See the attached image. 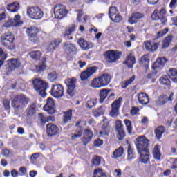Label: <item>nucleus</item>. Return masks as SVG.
<instances>
[{
    "label": "nucleus",
    "mask_w": 177,
    "mask_h": 177,
    "mask_svg": "<svg viewBox=\"0 0 177 177\" xmlns=\"http://www.w3.org/2000/svg\"><path fill=\"white\" fill-rule=\"evenodd\" d=\"M39 120L41 125H44L48 122L47 117H45L42 113H39Z\"/></svg>",
    "instance_id": "864d4df0"
},
{
    "label": "nucleus",
    "mask_w": 177,
    "mask_h": 177,
    "mask_svg": "<svg viewBox=\"0 0 177 177\" xmlns=\"http://www.w3.org/2000/svg\"><path fill=\"white\" fill-rule=\"evenodd\" d=\"M92 138H93V132L89 129H84V137L82 138L83 145L86 146L92 140Z\"/></svg>",
    "instance_id": "aec40b11"
},
{
    "label": "nucleus",
    "mask_w": 177,
    "mask_h": 177,
    "mask_svg": "<svg viewBox=\"0 0 177 177\" xmlns=\"http://www.w3.org/2000/svg\"><path fill=\"white\" fill-rule=\"evenodd\" d=\"M48 80L50 82H55L57 80V73L55 71L49 72L48 73Z\"/></svg>",
    "instance_id": "37998d69"
},
{
    "label": "nucleus",
    "mask_w": 177,
    "mask_h": 177,
    "mask_svg": "<svg viewBox=\"0 0 177 177\" xmlns=\"http://www.w3.org/2000/svg\"><path fill=\"white\" fill-rule=\"evenodd\" d=\"M97 66H90L86 68V71H83L80 75V79L82 81H86L91 77L93 75L96 71H97Z\"/></svg>",
    "instance_id": "f8f14e48"
},
{
    "label": "nucleus",
    "mask_w": 177,
    "mask_h": 177,
    "mask_svg": "<svg viewBox=\"0 0 177 177\" xmlns=\"http://www.w3.org/2000/svg\"><path fill=\"white\" fill-rule=\"evenodd\" d=\"M168 75H163L161 76V77L159 79V82L162 85H165V86H171V81L169 80V78H168Z\"/></svg>",
    "instance_id": "f704fd0d"
},
{
    "label": "nucleus",
    "mask_w": 177,
    "mask_h": 177,
    "mask_svg": "<svg viewBox=\"0 0 177 177\" xmlns=\"http://www.w3.org/2000/svg\"><path fill=\"white\" fill-rule=\"evenodd\" d=\"M165 133V127L164 126L158 127L155 130V134L157 139L160 140L162 137V134Z\"/></svg>",
    "instance_id": "4c0bfd02"
},
{
    "label": "nucleus",
    "mask_w": 177,
    "mask_h": 177,
    "mask_svg": "<svg viewBox=\"0 0 177 177\" xmlns=\"http://www.w3.org/2000/svg\"><path fill=\"white\" fill-rule=\"evenodd\" d=\"M94 146L95 147H100V146H103V140L100 139H97L94 141Z\"/></svg>",
    "instance_id": "bf43d9fd"
},
{
    "label": "nucleus",
    "mask_w": 177,
    "mask_h": 177,
    "mask_svg": "<svg viewBox=\"0 0 177 177\" xmlns=\"http://www.w3.org/2000/svg\"><path fill=\"white\" fill-rule=\"evenodd\" d=\"M3 104L5 110H10V102L9 101V100H3Z\"/></svg>",
    "instance_id": "6e6d98bb"
},
{
    "label": "nucleus",
    "mask_w": 177,
    "mask_h": 177,
    "mask_svg": "<svg viewBox=\"0 0 177 177\" xmlns=\"http://www.w3.org/2000/svg\"><path fill=\"white\" fill-rule=\"evenodd\" d=\"M26 33L29 37V39L32 44H39V38L38 37V28L37 27H31L28 28L26 30Z\"/></svg>",
    "instance_id": "9d476101"
},
{
    "label": "nucleus",
    "mask_w": 177,
    "mask_h": 177,
    "mask_svg": "<svg viewBox=\"0 0 177 177\" xmlns=\"http://www.w3.org/2000/svg\"><path fill=\"white\" fill-rule=\"evenodd\" d=\"M115 129L118 132V138L119 140H123L124 138H125V131H124V129H122V122L121 120L116 121Z\"/></svg>",
    "instance_id": "a211bd4d"
},
{
    "label": "nucleus",
    "mask_w": 177,
    "mask_h": 177,
    "mask_svg": "<svg viewBox=\"0 0 177 177\" xmlns=\"http://www.w3.org/2000/svg\"><path fill=\"white\" fill-rule=\"evenodd\" d=\"M37 104L32 103L31 105L27 109V117H32L37 111Z\"/></svg>",
    "instance_id": "72a5a7b5"
},
{
    "label": "nucleus",
    "mask_w": 177,
    "mask_h": 177,
    "mask_svg": "<svg viewBox=\"0 0 177 177\" xmlns=\"http://www.w3.org/2000/svg\"><path fill=\"white\" fill-rule=\"evenodd\" d=\"M55 49H56V46H55V44H53V42H51L48 48H47V50L48 52H52L53 50H55Z\"/></svg>",
    "instance_id": "e2e57ef3"
},
{
    "label": "nucleus",
    "mask_w": 177,
    "mask_h": 177,
    "mask_svg": "<svg viewBox=\"0 0 177 177\" xmlns=\"http://www.w3.org/2000/svg\"><path fill=\"white\" fill-rule=\"evenodd\" d=\"M127 158L128 160H132L133 158V149H132V147H131V145L128 146V149H127Z\"/></svg>",
    "instance_id": "5fc2aeb1"
},
{
    "label": "nucleus",
    "mask_w": 177,
    "mask_h": 177,
    "mask_svg": "<svg viewBox=\"0 0 177 177\" xmlns=\"http://www.w3.org/2000/svg\"><path fill=\"white\" fill-rule=\"evenodd\" d=\"M74 31H75V24H72L71 26H70L68 30H66V32L64 34V37H68V38H69V39H73V37H68V35H70V34H73V32H74Z\"/></svg>",
    "instance_id": "c03bdc74"
},
{
    "label": "nucleus",
    "mask_w": 177,
    "mask_h": 177,
    "mask_svg": "<svg viewBox=\"0 0 177 177\" xmlns=\"http://www.w3.org/2000/svg\"><path fill=\"white\" fill-rule=\"evenodd\" d=\"M138 111H139V108L133 106L131 110V115H136V114H138Z\"/></svg>",
    "instance_id": "0e129e2a"
},
{
    "label": "nucleus",
    "mask_w": 177,
    "mask_h": 177,
    "mask_svg": "<svg viewBox=\"0 0 177 177\" xmlns=\"http://www.w3.org/2000/svg\"><path fill=\"white\" fill-rule=\"evenodd\" d=\"M167 77L173 81V82H177V69L175 68H171L166 71Z\"/></svg>",
    "instance_id": "393cba45"
},
{
    "label": "nucleus",
    "mask_w": 177,
    "mask_h": 177,
    "mask_svg": "<svg viewBox=\"0 0 177 177\" xmlns=\"http://www.w3.org/2000/svg\"><path fill=\"white\" fill-rule=\"evenodd\" d=\"M100 156H94L93 158L91 160V164L93 167H97L98 165H100Z\"/></svg>",
    "instance_id": "de8ad7c7"
},
{
    "label": "nucleus",
    "mask_w": 177,
    "mask_h": 177,
    "mask_svg": "<svg viewBox=\"0 0 177 177\" xmlns=\"http://www.w3.org/2000/svg\"><path fill=\"white\" fill-rule=\"evenodd\" d=\"M100 80L101 81V84L102 86H107L110 84L111 77L110 75L107 73H104L101 75L100 77Z\"/></svg>",
    "instance_id": "a878e982"
},
{
    "label": "nucleus",
    "mask_w": 177,
    "mask_h": 177,
    "mask_svg": "<svg viewBox=\"0 0 177 177\" xmlns=\"http://www.w3.org/2000/svg\"><path fill=\"white\" fill-rule=\"evenodd\" d=\"M71 118H73V111L69 110L65 112L63 120L64 124H67V122H68Z\"/></svg>",
    "instance_id": "79ce46f5"
},
{
    "label": "nucleus",
    "mask_w": 177,
    "mask_h": 177,
    "mask_svg": "<svg viewBox=\"0 0 177 177\" xmlns=\"http://www.w3.org/2000/svg\"><path fill=\"white\" fill-rule=\"evenodd\" d=\"M63 49L68 55H77V47L75 44L70 42L64 43Z\"/></svg>",
    "instance_id": "2eb2a0df"
},
{
    "label": "nucleus",
    "mask_w": 177,
    "mask_h": 177,
    "mask_svg": "<svg viewBox=\"0 0 177 177\" xmlns=\"http://www.w3.org/2000/svg\"><path fill=\"white\" fill-rule=\"evenodd\" d=\"M124 122L126 125L128 133H132V122L128 119H125Z\"/></svg>",
    "instance_id": "3c124183"
},
{
    "label": "nucleus",
    "mask_w": 177,
    "mask_h": 177,
    "mask_svg": "<svg viewBox=\"0 0 177 177\" xmlns=\"http://www.w3.org/2000/svg\"><path fill=\"white\" fill-rule=\"evenodd\" d=\"M93 177H107L102 169H95L93 172Z\"/></svg>",
    "instance_id": "49530a36"
},
{
    "label": "nucleus",
    "mask_w": 177,
    "mask_h": 177,
    "mask_svg": "<svg viewBox=\"0 0 177 177\" xmlns=\"http://www.w3.org/2000/svg\"><path fill=\"white\" fill-rule=\"evenodd\" d=\"M27 15H29L30 19L34 20H39L44 17V12L38 7H30L27 9Z\"/></svg>",
    "instance_id": "39448f33"
},
{
    "label": "nucleus",
    "mask_w": 177,
    "mask_h": 177,
    "mask_svg": "<svg viewBox=\"0 0 177 177\" xmlns=\"http://www.w3.org/2000/svg\"><path fill=\"white\" fill-rule=\"evenodd\" d=\"M29 56L33 60H39V59H41V57L42 56V53L39 50L32 51L29 53Z\"/></svg>",
    "instance_id": "58836bf2"
},
{
    "label": "nucleus",
    "mask_w": 177,
    "mask_h": 177,
    "mask_svg": "<svg viewBox=\"0 0 177 177\" xmlns=\"http://www.w3.org/2000/svg\"><path fill=\"white\" fill-rule=\"evenodd\" d=\"M20 62L17 61L16 59H11L10 62L8 63V71L10 72L15 68H19L20 66Z\"/></svg>",
    "instance_id": "c756f323"
},
{
    "label": "nucleus",
    "mask_w": 177,
    "mask_h": 177,
    "mask_svg": "<svg viewBox=\"0 0 177 177\" xmlns=\"http://www.w3.org/2000/svg\"><path fill=\"white\" fill-rule=\"evenodd\" d=\"M68 84H67V94L70 97H73L74 96V89H75V80L69 79L68 81Z\"/></svg>",
    "instance_id": "412c9836"
},
{
    "label": "nucleus",
    "mask_w": 177,
    "mask_h": 177,
    "mask_svg": "<svg viewBox=\"0 0 177 177\" xmlns=\"http://www.w3.org/2000/svg\"><path fill=\"white\" fill-rule=\"evenodd\" d=\"M32 85L35 91H36L41 97L46 96V89L49 88L48 83L39 78H35L32 81Z\"/></svg>",
    "instance_id": "7ed1b4c3"
},
{
    "label": "nucleus",
    "mask_w": 177,
    "mask_h": 177,
    "mask_svg": "<svg viewBox=\"0 0 177 177\" xmlns=\"http://www.w3.org/2000/svg\"><path fill=\"white\" fill-rule=\"evenodd\" d=\"M55 101H53V99L50 97L48 98L46 104L44 106V109L48 114H55L56 113V111L55 110Z\"/></svg>",
    "instance_id": "4468645a"
},
{
    "label": "nucleus",
    "mask_w": 177,
    "mask_h": 177,
    "mask_svg": "<svg viewBox=\"0 0 177 177\" xmlns=\"http://www.w3.org/2000/svg\"><path fill=\"white\" fill-rule=\"evenodd\" d=\"M1 154L2 156L8 158V157H9V154H10V151L8 149H4L1 151Z\"/></svg>",
    "instance_id": "680f3d73"
},
{
    "label": "nucleus",
    "mask_w": 177,
    "mask_h": 177,
    "mask_svg": "<svg viewBox=\"0 0 177 177\" xmlns=\"http://www.w3.org/2000/svg\"><path fill=\"white\" fill-rule=\"evenodd\" d=\"M152 20H160L162 24L167 23V11L162 8L159 12L154 11L151 15Z\"/></svg>",
    "instance_id": "6e6552de"
},
{
    "label": "nucleus",
    "mask_w": 177,
    "mask_h": 177,
    "mask_svg": "<svg viewBox=\"0 0 177 177\" xmlns=\"http://www.w3.org/2000/svg\"><path fill=\"white\" fill-rule=\"evenodd\" d=\"M136 63V60L135 59V56L132 54H130L127 57V60L123 62L124 64H127L128 68H133V64Z\"/></svg>",
    "instance_id": "cd10ccee"
},
{
    "label": "nucleus",
    "mask_w": 177,
    "mask_h": 177,
    "mask_svg": "<svg viewBox=\"0 0 177 177\" xmlns=\"http://www.w3.org/2000/svg\"><path fill=\"white\" fill-rule=\"evenodd\" d=\"M11 176H12V177L19 176V172H17L16 169H12L11 171Z\"/></svg>",
    "instance_id": "774afa93"
},
{
    "label": "nucleus",
    "mask_w": 177,
    "mask_h": 177,
    "mask_svg": "<svg viewBox=\"0 0 177 177\" xmlns=\"http://www.w3.org/2000/svg\"><path fill=\"white\" fill-rule=\"evenodd\" d=\"M118 13V10H117V7L111 6L109 8V17L113 23H120V21H122V16Z\"/></svg>",
    "instance_id": "9b49d317"
},
{
    "label": "nucleus",
    "mask_w": 177,
    "mask_h": 177,
    "mask_svg": "<svg viewBox=\"0 0 177 177\" xmlns=\"http://www.w3.org/2000/svg\"><path fill=\"white\" fill-rule=\"evenodd\" d=\"M153 156L155 160L160 161L161 160V152H160L159 145H156L153 150Z\"/></svg>",
    "instance_id": "e433bc0d"
},
{
    "label": "nucleus",
    "mask_w": 177,
    "mask_h": 177,
    "mask_svg": "<svg viewBox=\"0 0 177 177\" xmlns=\"http://www.w3.org/2000/svg\"><path fill=\"white\" fill-rule=\"evenodd\" d=\"M7 9L12 13H16L20 9V6H19L18 3L14 2L8 5Z\"/></svg>",
    "instance_id": "c9c22d12"
},
{
    "label": "nucleus",
    "mask_w": 177,
    "mask_h": 177,
    "mask_svg": "<svg viewBox=\"0 0 177 177\" xmlns=\"http://www.w3.org/2000/svg\"><path fill=\"white\" fill-rule=\"evenodd\" d=\"M138 99L139 103L140 104H142V106H146L147 104H149V102H150V98H149V95L146 94V93H140L138 95Z\"/></svg>",
    "instance_id": "4be33fe9"
},
{
    "label": "nucleus",
    "mask_w": 177,
    "mask_h": 177,
    "mask_svg": "<svg viewBox=\"0 0 177 177\" xmlns=\"http://www.w3.org/2000/svg\"><path fill=\"white\" fill-rule=\"evenodd\" d=\"M177 3L176 0H171L169 6L171 9H175V5Z\"/></svg>",
    "instance_id": "338daca9"
},
{
    "label": "nucleus",
    "mask_w": 177,
    "mask_h": 177,
    "mask_svg": "<svg viewBox=\"0 0 177 177\" xmlns=\"http://www.w3.org/2000/svg\"><path fill=\"white\" fill-rule=\"evenodd\" d=\"M30 102V99L27 97L25 95H17L12 100L11 103L12 107L15 110V114H19L20 111L26 107L27 104Z\"/></svg>",
    "instance_id": "f03ea898"
},
{
    "label": "nucleus",
    "mask_w": 177,
    "mask_h": 177,
    "mask_svg": "<svg viewBox=\"0 0 177 177\" xmlns=\"http://www.w3.org/2000/svg\"><path fill=\"white\" fill-rule=\"evenodd\" d=\"M133 81H135V76H132L130 79L122 82V89H125L127 86L131 85V84H132Z\"/></svg>",
    "instance_id": "09e8293b"
},
{
    "label": "nucleus",
    "mask_w": 177,
    "mask_h": 177,
    "mask_svg": "<svg viewBox=\"0 0 177 177\" xmlns=\"http://www.w3.org/2000/svg\"><path fill=\"white\" fill-rule=\"evenodd\" d=\"M168 31H169V29L167 28H165L162 31L158 32L156 38H153V41H157V39H158L159 38L162 37V36L165 35V34H167V32H168Z\"/></svg>",
    "instance_id": "8fccbe9b"
},
{
    "label": "nucleus",
    "mask_w": 177,
    "mask_h": 177,
    "mask_svg": "<svg viewBox=\"0 0 177 177\" xmlns=\"http://www.w3.org/2000/svg\"><path fill=\"white\" fill-rule=\"evenodd\" d=\"M67 13H68V11L62 4H57L54 7V15L55 19H59L60 20L63 19Z\"/></svg>",
    "instance_id": "1a4fd4ad"
},
{
    "label": "nucleus",
    "mask_w": 177,
    "mask_h": 177,
    "mask_svg": "<svg viewBox=\"0 0 177 177\" xmlns=\"http://www.w3.org/2000/svg\"><path fill=\"white\" fill-rule=\"evenodd\" d=\"M111 89L104 88L100 91V103H103L104 100L109 96Z\"/></svg>",
    "instance_id": "7c9ffc66"
},
{
    "label": "nucleus",
    "mask_w": 177,
    "mask_h": 177,
    "mask_svg": "<svg viewBox=\"0 0 177 177\" xmlns=\"http://www.w3.org/2000/svg\"><path fill=\"white\" fill-rule=\"evenodd\" d=\"M172 35L167 36L165 39L163 41V44L162 46V49H165V48H168L171 42L172 41Z\"/></svg>",
    "instance_id": "a18cd8bd"
},
{
    "label": "nucleus",
    "mask_w": 177,
    "mask_h": 177,
    "mask_svg": "<svg viewBox=\"0 0 177 177\" xmlns=\"http://www.w3.org/2000/svg\"><path fill=\"white\" fill-rule=\"evenodd\" d=\"M46 133L48 136H56L59 133V127L55 124L49 123L46 125Z\"/></svg>",
    "instance_id": "dca6fc26"
},
{
    "label": "nucleus",
    "mask_w": 177,
    "mask_h": 177,
    "mask_svg": "<svg viewBox=\"0 0 177 177\" xmlns=\"http://www.w3.org/2000/svg\"><path fill=\"white\" fill-rule=\"evenodd\" d=\"M14 20L16 21L15 26H21V24H23V21H19V20H20V15H19L15 16Z\"/></svg>",
    "instance_id": "4d7b16f0"
},
{
    "label": "nucleus",
    "mask_w": 177,
    "mask_h": 177,
    "mask_svg": "<svg viewBox=\"0 0 177 177\" xmlns=\"http://www.w3.org/2000/svg\"><path fill=\"white\" fill-rule=\"evenodd\" d=\"M139 64L141 66L145 67V68H149V64H150V59L149 58V54L144 55L140 59Z\"/></svg>",
    "instance_id": "bb28decb"
},
{
    "label": "nucleus",
    "mask_w": 177,
    "mask_h": 177,
    "mask_svg": "<svg viewBox=\"0 0 177 177\" xmlns=\"http://www.w3.org/2000/svg\"><path fill=\"white\" fill-rule=\"evenodd\" d=\"M145 15L139 12H133L131 16L129 18L128 21L130 24H136L140 19H143Z\"/></svg>",
    "instance_id": "6ab92c4d"
},
{
    "label": "nucleus",
    "mask_w": 177,
    "mask_h": 177,
    "mask_svg": "<svg viewBox=\"0 0 177 177\" xmlns=\"http://www.w3.org/2000/svg\"><path fill=\"white\" fill-rule=\"evenodd\" d=\"M145 49L149 50V52H154L158 49L160 44L158 43L151 42L150 41H145Z\"/></svg>",
    "instance_id": "b1692460"
},
{
    "label": "nucleus",
    "mask_w": 177,
    "mask_h": 177,
    "mask_svg": "<svg viewBox=\"0 0 177 177\" xmlns=\"http://www.w3.org/2000/svg\"><path fill=\"white\" fill-rule=\"evenodd\" d=\"M50 92L53 97L59 99L64 96V87L60 84H53Z\"/></svg>",
    "instance_id": "0eeeda50"
},
{
    "label": "nucleus",
    "mask_w": 177,
    "mask_h": 177,
    "mask_svg": "<svg viewBox=\"0 0 177 177\" xmlns=\"http://www.w3.org/2000/svg\"><path fill=\"white\" fill-rule=\"evenodd\" d=\"M168 62V59L162 57H158L156 61L153 63L152 68L153 70H158V68H162L165 66V64Z\"/></svg>",
    "instance_id": "f3484780"
},
{
    "label": "nucleus",
    "mask_w": 177,
    "mask_h": 177,
    "mask_svg": "<svg viewBox=\"0 0 177 177\" xmlns=\"http://www.w3.org/2000/svg\"><path fill=\"white\" fill-rule=\"evenodd\" d=\"M75 12H77V21L80 24H85L86 23V17L84 15L82 10H75Z\"/></svg>",
    "instance_id": "c85d7f7f"
},
{
    "label": "nucleus",
    "mask_w": 177,
    "mask_h": 177,
    "mask_svg": "<svg viewBox=\"0 0 177 177\" xmlns=\"http://www.w3.org/2000/svg\"><path fill=\"white\" fill-rule=\"evenodd\" d=\"M54 46H55V48H57V46H59V45H60V44H62V40L60 39H55L54 41H53Z\"/></svg>",
    "instance_id": "69168bd1"
},
{
    "label": "nucleus",
    "mask_w": 177,
    "mask_h": 177,
    "mask_svg": "<svg viewBox=\"0 0 177 177\" xmlns=\"http://www.w3.org/2000/svg\"><path fill=\"white\" fill-rule=\"evenodd\" d=\"M110 122H105L102 127V131H100V135H103L104 136H109V131H110V127L109 126Z\"/></svg>",
    "instance_id": "473e14b6"
},
{
    "label": "nucleus",
    "mask_w": 177,
    "mask_h": 177,
    "mask_svg": "<svg viewBox=\"0 0 177 177\" xmlns=\"http://www.w3.org/2000/svg\"><path fill=\"white\" fill-rule=\"evenodd\" d=\"M37 158H39V153H33L30 156V161L32 162V164H34Z\"/></svg>",
    "instance_id": "13d9d810"
},
{
    "label": "nucleus",
    "mask_w": 177,
    "mask_h": 177,
    "mask_svg": "<svg viewBox=\"0 0 177 177\" xmlns=\"http://www.w3.org/2000/svg\"><path fill=\"white\" fill-rule=\"evenodd\" d=\"M81 136H82V131L79 130V131H77V133L73 134V135L71 136V138H72L73 140H74V139H77V138H81Z\"/></svg>",
    "instance_id": "052dcab7"
},
{
    "label": "nucleus",
    "mask_w": 177,
    "mask_h": 177,
    "mask_svg": "<svg viewBox=\"0 0 177 177\" xmlns=\"http://www.w3.org/2000/svg\"><path fill=\"white\" fill-rule=\"evenodd\" d=\"M121 100L122 97H120L118 100H115L111 104V111L110 112L111 117L115 118L118 115V111L120 110V106H121Z\"/></svg>",
    "instance_id": "ddd939ff"
},
{
    "label": "nucleus",
    "mask_w": 177,
    "mask_h": 177,
    "mask_svg": "<svg viewBox=\"0 0 177 177\" xmlns=\"http://www.w3.org/2000/svg\"><path fill=\"white\" fill-rule=\"evenodd\" d=\"M46 59H44L41 63H39L38 65L35 66V71L37 74H41V73L44 72V70H46V64L45 62Z\"/></svg>",
    "instance_id": "2f4dec72"
},
{
    "label": "nucleus",
    "mask_w": 177,
    "mask_h": 177,
    "mask_svg": "<svg viewBox=\"0 0 177 177\" xmlns=\"http://www.w3.org/2000/svg\"><path fill=\"white\" fill-rule=\"evenodd\" d=\"M1 42L6 49L13 50L16 49V46L13 41H15V36L10 32H7L1 35Z\"/></svg>",
    "instance_id": "20e7f679"
},
{
    "label": "nucleus",
    "mask_w": 177,
    "mask_h": 177,
    "mask_svg": "<svg viewBox=\"0 0 177 177\" xmlns=\"http://www.w3.org/2000/svg\"><path fill=\"white\" fill-rule=\"evenodd\" d=\"M122 154H124V148L120 147L113 153V158H120V157H122Z\"/></svg>",
    "instance_id": "ea45409f"
},
{
    "label": "nucleus",
    "mask_w": 177,
    "mask_h": 177,
    "mask_svg": "<svg viewBox=\"0 0 177 177\" xmlns=\"http://www.w3.org/2000/svg\"><path fill=\"white\" fill-rule=\"evenodd\" d=\"M78 44L82 50H88V49H92V47L93 46V44L88 43V41L82 38L78 39Z\"/></svg>",
    "instance_id": "5701e85b"
},
{
    "label": "nucleus",
    "mask_w": 177,
    "mask_h": 177,
    "mask_svg": "<svg viewBox=\"0 0 177 177\" xmlns=\"http://www.w3.org/2000/svg\"><path fill=\"white\" fill-rule=\"evenodd\" d=\"M136 146L138 153L140 154V161L142 164H147L150 161V149H149L150 143L149 140L145 136H141L136 138Z\"/></svg>",
    "instance_id": "f257e3e1"
},
{
    "label": "nucleus",
    "mask_w": 177,
    "mask_h": 177,
    "mask_svg": "<svg viewBox=\"0 0 177 177\" xmlns=\"http://www.w3.org/2000/svg\"><path fill=\"white\" fill-rule=\"evenodd\" d=\"M91 86L92 88H95L103 87V86L102 84V82L100 81V77L95 78L92 81V82L91 84Z\"/></svg>",
    "instance_id": "a19ab883"
},
{
    "label": "nucleus",
    "mask_w": 177,
    "mask_h": 177,
    "mask_svg": "<svg viewBox=\"0 0 177 177\" xmlns=\"http://www.w3.org/2000/svg\"><path fill=\"white\" fill-rule=\"evenodd\" d=\"M96 106V100H89L86 103V109H92V107H95Z\"/></svg>",
    "instance_id": "603ef678"
},
{
    "label": "nucleus",
    "mask_w": 177,
    "mask_h": 177,
    "mask_svg": "<svg viewBox=\"0 0 177 177\" xmlns=\"http://www.w3.org/2000/svg\"><path fill=\"white\" fill-rule=\"evenodd\" d=\"M121 52L109 50L104 53V57L109 63H114V62H117L121 57Z\"/></svg>",
    "instance_id": "423d86ee"
}]
</instances>
